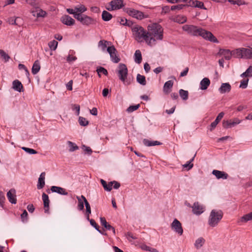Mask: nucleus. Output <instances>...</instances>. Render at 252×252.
<instances>
[{
  "instance_id": "f257e3e1",
  "label": "nucleus",
  "mask_w": 252,
  "mask_h": 252,
  "mask_svg": "<svg viewBox=\"0 0 252 252\" xmlns=\"http://www.w3.org/2000/svg\"><path fill=\"white\" fill-rule=\"evenodd\" d=\"M183 30L188 34L194 36H200L205 40L214 43H218L217 38L210 32L199 27L186 24L182 26Z\"/></svg>"
},
{
  "instance_id": "f03ea898",
  "label": "nucleus",
  "mask_w": 252,
  "mask_h": 252,
  "mask_svg": "<svg viewBox=\"0 0 252 252\" xmlns=\"http://www.w3.org/2000/svg\"><path fill=\"white\" fill-rule=\"evenodd\" d=\"M147 36L149 40L153 39L152 44H148L153 46L156 44V40H161L163 39V29L157 23L152 24L148 27Z\"/></svg>"
},
{
  "instance_id": "7ed1b4c3",
  "label": "nucleus",
  "mask_w": 252,
  "mask_h": 252,
  "mask_svg": "<svg viewBox=\"0 0 252 252\" xmlns=\"http://www.w3.org/2000/svg\"><path fill=\"white\" fill-rule=\"evenodd\" d=\"M134 38L138 42L145 41L147 44H152L153 39L149 40L147 32L141 26L136 25L132 29Z\"/></svg>"
},
{
  "instance_id": "20e7f679",
  "label": "nucleus",
  "mask_w": 252,
  "mask_h": 252,
  "mask_svg": "<svg viewBox=\"0 0 252 252\" xmlns=\"http://www.w3.org/2000/svg\"><path fill=\"white\" fill-rule=\"evenodd\" d=\"M223 216V213L220 210H213L210 213L208 219V224L211 227L216 226Z\"/></svg>"
},
{
  "instance_id": "39448f33",
  "label": "nucleus",
  "mask_w": 252,
  "mask_h": 252,
  "mask_svg": "<svg viewBox=\"0 0 252 252\" xmlns=\"http://www.w3.org/2000/svg\"><path fill=\"white\" fill-rule=\"evenodd\" d=\"M75 18L79 21L82 25L89 26L95 24L96 20L85 14L80 13L75 14Z\"/></svg>"
},
{
  "instance_id": "423d86ee",
  "label": "nucleus",
  "mask_w": 252,
  "mask_h": 252,
  "mask_svg": "<svg viewBox=\"0 0 252 252\" xmlns=\"http://www.w3.org/2000/svg\"><path fill=\"white\" fill-rule=\"evenodd\" d=\"M128 74V70L126 64L120 63L118 66V75L120 80L125 83Z\"/></svg>"
},
{
  "instance_id": "0eeeda50",
  "label": "nucleus",
  "mask_w": 252,
  "mask_h": 252,
  "mask_svg": "<svg viewBox=\"0 0 252 252\" xmlns=\"http://www.w3.org/2000/svg\"><path fill=\"white\" fill-rule=\"evenodd\" d=\"M125 10L129 16L138 20H142L146 17L142 12L133 8H126Z\"/></svg>"
},
{
  "instance_id": "6e6552de",
  "label": "nucleus",
  "mask_w": 252,
  "mask_h": 252,
  "mask_svg": "<svg viewBox=\"0 0 252 252\" xmlns=\"http://www.w3.org/2000/svg\"><path fill=\"white\" fill-rule=\"evenodd\" d=\"M124 6L123 0H113L111 1L106 8L108 11L120 9Z\"/></svg>"
},
{
  "instance_id": "1a4fd4ad",
  "label": "nucleus",
  "mask_w": 252,
  "mask_h": 252,
  "mask_svg": "<svg viewBox=\"0 0 252 252\" xmlns=\"http://www.w3.org/2000/svg\"><path fill=\"white\" fill-rule=\"evenodd\" d=\"M107 51L110 55L111 61L114 63H118L120 61V58L117 53V51L114 46L112 45L107 47Z\"/></svg>"
},
{
  "instance_id": "9d476101",
  "label": "nucleus",
  "mask_w": 252,
  "mask_h": 252,
  "mask_svg": "<svg viewBox=\"0 0 252 252\" xmlns=\"http://www.w3.org/2000/svg\"><path fill=\"white\" fill-rule=\"evenodd\" d=\"M171 229L179 235L183 233V229L181 223L176 219H175L171 224Z\"/></svg>"
},
{
  "instance_id": "9b49d317",
  "label": "nucleus",
  "mask_w": 252,
  "mask_h": 252,
  "mask_svg": "<svg viewBox=\"0 0 252 252\" xmlns=\"http://www.w3.org/2000/svg\"><path fill=\"white\" fill-rule=\"evenodd\" d=\"M189 206L190 207V205ZM191 207L192 209L193 213L196 215H199L204 211V207L198 202H194Z\"/></svg>"
},
{
  "instance_id": "f8f14e48",
  "label": "nucleus",
  "mask_w": 252,
  "mask_h": 252,
  "mask_svg": "<svg viewBox=\"0 0 252 252\" xmlns=\"http://www.w3.org/2000/svg\"><path fill=\"white\" fill-rule=\"evenodd\" d=\"M240 121L238 119H235L233 121L230 120L229 121L223 120L222 122V126L224 128H229L232 127L237 124L240 123Z\"/></svg>"
},
{
  "instance_id": "ddd939ff",
  "label": "nucleus",
  "mask_w": 252,
  "mask_h": 252,
  "mask_svg": "<svg viewBox=\"0 0 252 252\" xmlns=\"http://www.w3.org/2000/svg\"><path fill=\"white\" fill-rule=\"evenodd\" d=\"M7 197L8 201L12 204H15L17 203L16 190L14 189H10L7 193Z\"/></svg>"
},
{
  "instance_id": "4468645a",
  "label": "nucleus",
  "mask_w": 252,
  "mask_h": 252,
  "mask_svg": "<svg viewBox=\"0 0 252 252\" xmlns=\"http://www.w3.org/2000/svg\"><path fill=\"white\" fill-rule=\"evenodd\" d=\"M218 54L224 57L225 60H229L232 57V51L229 49H220Z\"/></svg>"
},
{
  "instance_id": "2eb2a0df",
  "label": "nucleus",
  "mask_w": 252,
  "mask_h": 252,
  "mask_svg": "<svg viewBox=\"0 0 252 252\" xmlns=\"http://www.w3.org/2000/svg\"><path fill=\"white\" fill-rule=\"evenodd\" d=\"M212 174L215 175L218 179H226L228 177L227 173L224 171H221L218 170H214L212 171Z\"/></svg>"
},
{
  "instance_id": "dca6fc26",
  "label": "nucleus",
  "mask_w": 252,
  "mask_h": 252,
  "mask_svg": "<svg viewBox=\"0 0 252 252\" xmlns=\"http://www.w3.org/2000/svg\"><path fill=\"white\" fill-rule=\"evenodd\" d=\"M62 23L67 26H72L75 23V20L68 15H64L61 18Z\"/></svg>"
},
{
  "instance_id": "f3484780",
  "label": "nucleus",
  "mask_w": 252,
  "mask_h": 252,
  "mask_svg": "<svg viewBox=\"0 0 252 252\" xmlns=\"http://www.w3.org/2000/svg\"><path fill=\"white\" fill-rule=\"evenodd\" d=\"M173 81L172 80H169L164 83L163 91L165 94H168L170 93L171 90L173 86Z\"/></svg>"
},
{
  "instance_id": "a211bd4d",
  "label": "nucleus",
  "mask_w": 252,
  "mask_h": 252,
  "mask_svg": "<svg viewBox=\"0 0 252 252\" xmlns=\"http://www.w3.org/2000/svg\"><path fill=\"white\" fill-rule=\"evenodd\" d=\"M231 85L228 83H222L219 91L221 94L229 93L231 90Z\"/></svg>"
},
{
  "instance_id": "6ab92c4d",
  "label": "nucleus",
  "mask_w": 252,
  "mask_h": 252,
  "mask_svg": "<svg viewBox=\"0 0 252 252\" xmlns=\"http://www.w3.org/2000/svg\"><path fill=\"white\" fill-rule=\"evenodd\" d=\"M31 13L34 17H44L46 14V12L45 11L42 10L39 8H37L35 10H32Z\"/></svg>"
},
{
  "instance_id": "aec40b11",
  "label": "nucleus",
  "mask_w": 252,
  "mask_h": 252,
  "mask_svg": "<svg viewBox=\"0 0 252 252\" xmlns=\"http://www.w3.org/2000/svg\"><path fill=\"white\" fill-rule=\"evenodd\" d=\"M51 190L52 192H57L62 195H67L68 194V192L64 189L60 187L52 186L51 188Z\"/></svg>"
},
{
  "instance_id": "412c9836",
  "label": "nucleus",
  "mask_w": 252,
  "mask_h": 252,
  "mask_svg": "<svg viewBox=\"0 0 252 252\" xmlns=\"http://www.w3.org/2000/svg\"><path fill=\"white\" fill-rule=\"evenodd\" d=\"M42 200L43 201L45 213H48L49 208V199L48 195H47L45 193H43L42 195Z\"/></svg>"
},
{
  "instance_id": "4be33fe9",
  "label": "nucleus",
  "mask_w": 252,
  "mask_h": 252,
  "mask_svg": "<svg viewBox=\"0 0 252 252\" xmlns=\"http://www.w3.org/2000/svg\"><path fill=\"white\" fill-rule=\"evenodd\" d=\"M224 115V113L222 112L219 113V114L217 117L216 120L213 122H212L210 125V130H212L214 128H215L216 127L217 125L218 124V123L220 122V121L223 118Z\"/></svg>"
},
{
  "instance_id": "5701e85b",
  "label": "nucleus",
  "mask_w": 252,
  "mask_h": 252,
  "mask_svg": "<svg viewBox=\"0 0 252 252\" xmlns=\"http://www.w3.org/2000/svg\"><path fill=\"white\" fill-rule=\"evenodd\" d=\"M12 88L19 92H23V85L21 82L18 80H15L12 82Z\"/></svg>"
},
{
  "instance_id": "b1692460",
  "label": "nucleus",
  "mask_w": 252,
  "mask_h": 252,
  "mask_svg": "<svg viewBox=\"0 0 252 252\" xmlns=\"http://www.w3.org/2000/svg\"><path fill=\"white\" fill-rule=\"evenodd\" d=\"M45 173L42 172L41 173L38 180V184L37 185V188L38 189H42L45 185Z\"/></svg>"
},
{
  "instance_id": "393cba45",
  "label": "nucleus",
  "mask_w": 252,
  "mask_h": 252,
  "mask_svg": "<svg viewBox=\"0 0 252 252\" xmlns=\"http://www.w3.org/2000/svg\"><path fill=\"white\" fill-rule=\"evenodd\" d=\"M243 48H238L232 51V56H233L234 57L237 58L244 59Z\"/></svg>"
},
{
  "instance_id": "a878e982",
  "label": "nucleus",
  "mask_w": 252,
  "mask_h": 252,
  "mask_svg": "<svg viewBox=\"0 0 252 252\" xmlns=\"http://www.w3.org/2000/svg\"><path fill=\"white\" fill-rule=\"evenodd\" d=\"M248 48H243L244 59H252V49L250 46H247Z\"/></svg>"
},
{
  "instance_id": "bb28decb",
  "label": "nucleus",
  "mask_w": 252,
  "mask_h": 252,
  "mask_svg": "<svg viewBox=\"0 0 252 252\" xmlns=\"http://www.w3.org/2000/svg\"><path fill=\"white\" fill-rule=\"evenodd\" d=\"M210 84V81L208 78H203L200 82V88L202 90H206Z\"/></svg>"
},
{
  "instance_id": "cd10ccee",
  "label": "nucleus",
  "mask_w": 252,
  "mask_h": 252,
  "mask_svg": "<svg viewBox=\"0 0 252 252\" xmlns=\"http://www.w3.org/2000/svg\"><path fill=\"white\" fill-rule=\"evenodd\" d=\"M81 197L83 199V200H84V204L86 206L87 219L88 220H89V215L91 213V206H90L89 202H88L87 200L86 199V198H85V197L84 195H82Z\"/></svg>"
},
{
  "instance_id": "c85d7f7f",
  "label": "nucleus",
  "mask_w": 252,
  "mask_h": 252,
  "mask_svg": "<svg viewBox=\"0 0 252 252\" xmlns=\"http://www.w3.org/2000/svg\"><path fill=\"white\" fill-rule=\"evenodd\" d=\"M143 144L148 147L154 146L156 145H160L162 143L158 141H150L146 139H144L143 141Z\"/></svg>"
},
{
  "instance_id": "c756f323",
  "label": "nucleus",
  "mask_w": 252,
  "mask_h": 252,
  "mask_svg": "<svg viewBox=\"0 0 252 252\" xmlns=\"http://www.w3.org/2000/svg\"><path fill=\"white\" fill-rule=\"evenodd\" d=\"M40 69V65L39 61L36 60L34 62L32 69V72L33 74H37Z\"/></svg>"
},
{
  "instance_id": "7c9ffc66",
  "label": "nucleus",
  "mask_w": 252,
  "mask_h": 252,
  "mask_svg": "<svg viewBox=\"0 0 252 252\" xmlns=\"http://www.w3.org/2000/svg\"><path fill=\"white\" fill-rule=\"evenodd\" d=\"M134 61L135 63L139 64L142 62V55L139 50H136L134 53Z\"/></svg>"
},
{
  "instance_id": "2f4dec72",
  "label": "nucleus",
  "mask_w": 252,
  "mask_h": 252,
  "mask_svg": "<svg viewBox=\"0 0 252 252\" xmlns=\"http://www.w3.org/2000/svg\"><path fill=\"white\" fill-rule=\"evenodd\" d=\"M110 43V42H109L107 40H101L98 42V47H101V50L103 51H104L107 48V45H109Z\"/></svg>"
},
{
  "instance_id": "473e14b6",
  "label": "nucleus",
  "mask_w": 252,
  "mask_h": 252,
  "mask_svg": "<svg viewBox=\"0 0 252 252\" xmlns=\"http://www.w3.org/2000/svg\"><path fill=\"white\" fill-rule=\"evenodd\" d=\"M187 17L183 15H178L177 16L175 17L174 19V21L175 22L180 24H183L185 23L187 21Z\"/></svg>"
},
{
  "instance_id": "72a5a7b5",
  "label": "nucleus",
  "mask_w": 252,
  "mask_h": 252,
  "mask_svg": "<svg viewBox=\"0 0 252 252\" xmlns=\"http://www.w3.org/2000/svg\"><path fill=\"white\" fill-rule=\"evenodd\" d=\"M136 80L138 83L142 85L145 86L146 84L145 77L140 74L137 75Z\"/></svg>"
},
{
  "instance_id": "f704fd0d",
  "label": "nucleus",
  "mask_w": 252,
  "mask_h": 252,
  "mask_svg": "<svg viewBox=\"0 0 252 252\" xmlns=\"http://www.w3.org/2000/svg\"><path fill=\"white\" fill-rule=\"evenodd\" d=\"M112 18V15L107 11H103L102 13V19L104 21H108Z\"/></svg>"
},
{
  "instance_id": "c9c22d12",
  "label": "nucleus",
  "mask_w": 252,
  "mask_h": 252,
  "mask_svg": "<svg viewBox=\"0 0 252 252\" xmlns=\"http://www.w3.org/2000/svg\"><path fill=\"white\" fill-rule=\"evenodd\" d=\"M75 11L78 13L82 14L87 10V8L82 4L78 5L75 7Z\"/></svg>"
},
{
  "instance_id": "e433bc0d",
  "label": "nucleus",
  "mask_w": 252,
  "mask_h": 252,
  "mask_svg": "<svg viewBox=\"0 0 252 252\" xmlns=\"http://www.w3.org/2000/svg\"><path fill=\"white\" fill-rule=\"evenodd\" d=\"M252 220V212L244 215L241 218V220L243 222H246Z\"/></svg>"
},
{
  "instance_id": "4c0bfd02",
  "label": "nucleus",
  "mask_w": 252,
  "mask_h": 252,
  "mask_svg": "<svg viewBox=\"0 0 252 252\" xmlns=\"http://www.w3.org/2000/svg\"><path fill=\"white\" fill-rule=\"evenodd\" d=\"M179 94L183 100H187L188 98L189 93L187 91L184 90L183 89H180L179 90Z\"/></svg>"
},
{
  "instance_id": "58836bf2",
  "label": "nucleus",
  "mask_w": 252,
  "mask_h": 252,
  "mask_svg": "<svg viewBox=\"0 0 252 252\" xmlns=\"http://www.w3.org/2000/svg\"><path fill=\"white\" fill-rule=\"evenodd\" d=\"M76 198L78 201V209L81 211L83 210L84 208V200H83V199L82 198L81 196H77Z\"/></svg>"
},
{
  "instance_id": "ea45409f",
  "label": "nucleus",
  "mask_w": 252,
  "mask_h": 252,
  "mask_svg": "<svg viewBox=\"0 0 252 252\" xmlns=\"http://www.w3.org/2000/svg\"><path fill=\"white\" fill-rule=\"evenodd\" d=\"M205 240L203 238H199L197 239L195 243V246L197 249L200 248L204 244Z\"/></svg>"
},
{
  "instance_id": "a19ab883",
  "label": "nucleus",
  "mask_w": 252,
  "mask_h": 252,
  "mask_svg": "<svg viewBox=\"0 0 252 252\" xmlns=\"http://www.w3.org/2000/svg\"><path fill=\"white\" fill-rule=\"evenodd\" d=\"M96 71L99 77H100L101 76V73H102L106 76L108 75L107 70L103 67H99L97 68V69H96Z\"/></svg>"
},
{
  "instance_id": "79ce46f5",
  "label": "nucleus",
  "mask_w": 252,
  "mask_h": 252,
  "mask_svg": "<svg viewBox=\"0 0 252 252\" xmlns=\"http://www.w3.org/2000/svg\"><path fill=\"white\" fill-rule=\"evenodd\" d=\"M192 4L195 7L206 9V8L204 6V3L201 1L196 0L195 1H192Z\"/></svg>"
},
{
  "instance_id": "37998d69",
  "label": "nucleus",
  "mask_w": 252,
  "mask_h": 252,
  "mask_svg": "<svg viewBox=\"0 0 252 252\" xmlns=\"http://www.w3.org/2000/svg\"><path fill=\"white\" fill-rule=\"evenodd\" d=\"M67 144L69 147V151L73 152L78 149V147L71 141H68Z\"/></svg>"
},
{
  "instance_id": "c03bdc74",
  "label": "nucleus",
  "mask_w": 252,
  "mask_h": 252,
  "mask_svg": "<svg viewBox=\"0 0 252 252\" xmlns=\"http://www.w3.org/2000/svg\"><path fill=\"white\" fill-rule=\"evenodd\" d=\"M195 154L194 155V157L189 161L187 162V163L184 164L183 165L184 168H188V170L190 169L193 166V164L191 163L192 161L194 160V158L195 156Z\"/></svg>"
},
{
  "instance_id": "a18cd8bd",
  "label": "nucleus",
  "mask_w": 252,
  "mask_h": 252,
  "mask_svg": "<svg viewBox=\"0 0 252 252\" xmlns=\"http://www.w3.org/2000/svg\"><path fill=\"white\" fill-rule=\"evenodd\" d=\"M79 123L82 126H86L89 124L88 121H87L86 118L82 117H80L79 118Z\"/></svg>"
},
{
  "instance_id": "49530a36",
  "label": "nucleus",
  "mask_w": 252,
  "mask_h": 252,
  "mask_svg": "<svg viewBox=\"0 0 252 252\" xmlns=\"http://www.w3.org/2000/svg\"><path fill=\"white\" fill-rule=\"evenodd\" d=\"M141 249L143 250L151 252H158V251L155 249L148 247L145 245L141 246Z\"/></svg>"
},
{
  "instance_id": "de8ad7c7",
  "label": "nucleus",
  "mask_w": 252,
  "mask_h": 252,
  "mask_svg": "<svg viewBox=\"0 0 252 252\" xmlns=\"http://www.w3.org/2000/svg\"><path fill=\"white\" fill-rule=\"evenodd\" d=\"M58 42L56 40H53L48 44L50 48L52 50H55L58 45Z\"/></svg>"
},
{
  "instance_id": "09e8293b",
  "label": "nucleus",
  "mask_w": 252,
  "mask_h": 252,
  "mask_svg": "<svg viewBox=\"0 0 252 252\" xmlns=\"http://www.w3.org/2000/svg\"><path fill=\"white\" fill-rule=\"evenodd\" d=\"M0 55L5 62H7L10 59L9 56L3 50L0 49Z\"/></svg>"
},
{
  "instance_id": "8fccbe9b",
  "label": "nucleus",
  "mask_w": 252,
  "mask_h": 252,
  "mask_svg": "<svg viewBox=\"0 0 252 252\" xmlns=\"http://www.w3.org/2000/svg\"><path fill=\"white\" fill-rule=\"evenodd\" d=\"M90 221V224L91 225L94 226L95 229L98 231L99 233H101V231L99 230V226L97 225V224L95 222V220L93 219H91L89 220Z\"/></svg>"
},
{
  "instance_id": "3c124183",
  "label": "nucleus",
  "mask_w": 252,
  "mask_h": 252,
  "mask_svg": "<svg viewBox=\"0 0 252 252\" xmlns=\"http://www.w3.org/2000/svg\"><path fill=\"white\" fill-rule=\"evenodd\" d=\"M140 107L139 104H137L135 105H131L129 107L127 108L126 111L128 112H132L138 109Z\"/></svg>"
},
{
  "instance_id": "603ef678",
  "label": "nucleus",
  "mask_w": 252,
  "mask_h": 252,
  "mask_svg": "<svg viewBox=\"0 0 252 252\" xmlns=\"http://www.w3.org/2000/svg\"><path fill=\"white\" fill-rule=\"evenodd\" d=\"M22 149L27 153H28L30 154H36L37 153L35 150L32 149H30L27 147H22Z\"/></svg>"
},
{
  "instance_id": "864d4df0",
  "label": "nucleus",
  "mask_w": 252,
  "mask_h": 252,
  "mask_svg": "<svg viewBox=\"0 0 252 252\" xmlns=\"http://www.w3.org/2000/svg\"><path fill=\"white\" fill-rule=\"evenodd\" d=\"M249 79H245L241 81V83L240 85V88H241L242 89H245L248 86V83Z\"/></svg>"
},
{
  "instance_id": "5fc2aeb1",
  "label": "nucleus",
  "mask_w": 252,
  "mask_h": 252,
  "mask_svg": "<svg viewBox=\"0 0 252 252\" xmlns=\"http://www.w3.org/2000/svg\"><path fill=\"white\" fill-rule=\"evenodd\" d=\"M185 5L184 4H178L176 5H173L171 7L170 9L171 10H180L182 9Z\"/></svg>"
},
{
  "instance_id": "6e6d98bb",
  "label": "nucleus",
  "mask_w": 252,
  "mask_h": 252,
  "mask_svg": "<svg viewBox=\"0 0 252 252\" xmlns=\"http://www.w3.org/2000/svg\"><path fill=\"white\" fill-rule=\"evenodd\" d=\"M120 23L121 25H124V26H130L131 22H128L126 19L123 18L121 19Z\"/></svg>"
},
{
  "instance_id": "4d7b16f0",
  "label": "nucleus",
  "mask_w": 252,
  "mask_h": 252,
  "mask_svg": "<svg viewBox=\"0 0 252 252\" xmlns=\"http://www.w3.org/2000/svg\"><path fill=\"white\" fill-rule=\"evenodd\" d=\"M228 1L233 4H237L238 5H241L244 4L241 0H228Z\"/></svg>"
},
{
  "instance_id": "13d9d810",
  "label": "nucleus",
  "mask_w": 252,
  "mask_h": 252,
  "mask_svg": "<svg viewBox=\"0 0 252 252\" xmlns=\"http://www.w3.org/2000/svg\"><path fill=\"white\" fill-rule=\"evenodd\" d=\"M66 11L69 14H73V16L74 18H75V14H80V13H78L76 12L75 7L74 8V9L68 8V9H67Z\"/></svg>"
},
{
  "instance_id": "bf43d9fd",
  "label": "nucleus",
  "mask_w": 252,
  "mask_h": 252,
  "mask_svg": "<svg viewBox=\"0 0 252 252\" xmlns=\"http://www.w3.org/2000/svg\"><path fill=\"white\" fill-rule=\"evenodd\" d=\"M16 17H10L8 20V22L11 25H16Z\"/></svg>"
},
{
  "instance_id": "052dcab7",
  "label": "nucleus",
  "mask_w": 252,
  "mask_h": 252,
  "mask_svg": "<svg viewBox=\"0 0 252 252\" xmlns=\"http://www.w3.org/2000/svg\"><path fill=\"white\" fill-rule=\"evenodd\" d=\"M105 229L108 230H112L114 235H115L116 231L114 227L111 226L110 224H108L105 227H104Z\"/></svg>"
},
{
  "instance_id": "680f3d73",
  "label": "nucleus",
  "mask_w": 252,
  "mask_h": 252,
  "mask_svg": "<svg viewBox=\"0 0 252 252\" xmlns=\"http://www.w3.org/2000/svg\"><path fill=\"white\" fill-rule=\"evenodd\" d=\"M4 199L5 197L2 191H0V207L2 206Z\"/></svg>"
},
{
  "instance_id": "e2e57ef3",
  "label": "nucleus",
  "mask_w": 252,
  "mask_h": 252,
  "mask_svg": "<svg viewBox=\"0 0 252 252\" xmlns=\"http://www.w3.org/2000/svg\"><path fill=\"white\" fill-rule=\"evenodd\" d=\"M77 59V58L75 56H72L70 55H69L66 59V61L68 63H70L72 61H74Z\"/></svg>"
},
{
  "instance_id": "0e129e2a",
  "label": "nucleus",
  "mask_w": 252,
  "mask_h": 252,
  "mask_svg": "<svg viewBox=\"0 0 252 252\" xmlns=\"http://www.w3.org/2000/svg\"><path fill=\"white\" fill-rule=\"evenodd\" d=\"M100 220L101 224L104 227H105L108 224L104 217H101Z\"/></svg>"
},
{
  "instance_id": "69168bd1",
  "label": "nucleus",
  "mask_w": 252,
  "mask_h": 252,
  "mask_svg": "<svg viewBox=\"0 0 252 252\" xmlns=\"http://www.w3.org/2000/svg\"><path fill=\"white\" fill-rule=\"evenodd\" d=\"M16 23L17 26H20L23 24V19L20 17H16Z\"/></svg>"
},
{
  "instance_id": "338daca9",
  "label": "nucleus",
  "mask_w": 252,
  "mask_h": 252,
  "mask_svg": "<svg viewBox=\"0 0 252 252\" xmlns=\"http://www.w3.org/2000/svg\"><path fill=\"white\" fill-rule=\"evenodd\" d=\"M27 216L28 213L26 210H24L21 215V219L23 221L25 220H27Z\"/></svg>"
},
{
  "instance_id": "774afa93",
  "label": "nucleus",
  "mask_w": 252,
  "mask_h": 252,
  "mask_svg": "<svg viewBox=\"0 0 252 252\" xmlns=\"http://www.w3.org/2000/svg\"><path fill=\"white\" fill-rule=\"evenodd\" d=\"M246 71L249 76L252 77V66H250Z\"/></svg>"
}]
</instances>
